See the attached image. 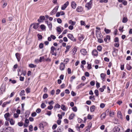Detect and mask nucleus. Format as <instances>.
I'll list each match as a JSON object with an SVG mask.
<instances>
[{"label":"nucleus","instance_id":"obj_12","mask_svg":"<svg viewBox=\"0 0 132 132\" xmlns=\"http://www.w3.org/2000/svg\"><path fill=\"white\" fill-rule=\"evenodd\" d=\"M72 7L73 9H75L76 6V4L74 1H73L71 3Z\"/></svg>","mask_w":132,"mask_h":132},{"label":"nucleus","instance_id":"obj_64","mask_svg":"<svg viewBox=\"0 0 132 132\" xmlns=\"http://www.w3.org/2000/svg\"><path fill=\"white\" fill-rule=\"evenodd\" d=\"M57 116L59 117V119L60 120L62 119V115L60 114H58Z\"/></svg>","mask_w":132,"mask_h":132},{"label":"nucleus","instance_id":"obj_59","mask_svg":"<svg viewBox=\"0 0 132 132\" xmlns=\"http://www.w3.org/2000/svg\"><path fill=\"white\" fill-rule=\"evenodd\" d=\"M87 118L88 119H91L92 118V117L91 115L89 114L87 116Z\"/></svg>","mask_w":132,"mask_h":132},{"label":"nucleus","instance_id":"obj_34","mask_svg":"<svg viewBox=\"0 0 132 132\" xmlns=\"http://www.w3.org/2000/svg\"><path fill=\"white\" fill-rule=\"evenodd\" d=\"M104 31L106 34H109L111 32V30L108 29H107L106 28H104Z\"/></svg>","mask_w":132,"mask_h":132},{"label":"nucleus","instance_id":"obj_17","mask_svg":"<svg viewBox=\"0 0 132 132\" xmlns=\"http://www.w3.org/2000/svg\"><path fill=\"white\" fill-rule=\"evenodd\" d=\"M110 40V36L108 35L106 36V37L104 39V40L105 42H107V40Z\"/></svg>","mask_w":132,"mask_h":132},{"label":"nucleus","instance_id":"obj_19","mask_svg":"<svg viewBox=\"0 0 132 132\" xmlns=\"http://www.w3.org/2000/svg\"><path fill=\"white\" fill-rule=\"evenodd\" d=\"M6 130H9L10 132H14V130L11 127H9L6 128Z\"/></svg>","mask_w":132,"mask_h":132},{"label":"nucleus","instance_id":"obj_33","mask_svg":"<svg viewBox=\"0 0 132 132\" xmlns=\"http://www.w3.org/2000/svg\"><path fill=\"white\" fill-rule=\"evenodd\" d=\"M10 116V114L9 113H5L4 115L5 118L7 119V118Z\"/></svg>","mask_w":132,"mask_h":132},{"label":"nucleus","instance_id":"obj_23","mask_svg":"<svg viewBox=\"0 0 132 132\" xmlns=\"http://www.w3.org/2000/svg\"><path fill=\"white\" fill-rule=\"evenodd\" d=\"M95 106L94 105L92 106L90 108V111L93 112L95 111Z\"/></svg>","mask_w":132,"mask_h":132},{"label":"nucleus","instance_id":"obj_53","mask_svg":"<svg viewBox=\"0 0 132 132\" xmlns=\"http://www.w3.org/2000/svg\"><path fill=\"white\" fill-rule=\"evenodd\" d=\"M105 106V104H104L103 103H101L100 105V108H103Z\"/></svg>","mask_w":132,"mask_h":132},{"label":"nucleus","instance_id":"obj_44","mask_svg":"<svg viewBox=\"0 0 132 132\" xmlns=\"http://www.w3.org/2000/svg\"><path fill=\"white\" fill-rule=\"evenodd\" d=\"M122 4L124 5H126L127 4V2L125 0H123L122 2Z\"/></svg>","mask_w":132,"mask_h":132},{"label":"nucleus","instance_id":"obj_8","mask_svg":"<svg viewBox=\"0 0 132 132\" xmlns=\"http://www.w3.org/2000/svg\"><path fill=\"white\" fill-rule=\"evenodd\" d=\"M80 51L81 54L83 55H86L87 54V52L86 50L84 49H81Z\"/></svg>","mask_w":132,"mask_h":132},{"label":"nucleus","instance_id":"obj_21","mask_svg":"<svg viewBox=\"0 0 132 132\" xmlns=\"http://www.w3.org/2000/svg\"><path fill=\"white\" fill-rule=\"evenodd\" d=\"M117 115L118 117L120 119L122 118V114L120 111H119L117 113Z\"/></svg>","mask_w":132,"mask_h":132},{"label":"nucleus","instance_id":"obj_26","mask_svg":"<svg viewBox=\"0 0 132 132\" xmlns=\"http://www.w3.org/2000/svg\"><path fill=\"white\" fill-rule=\"evenodd\" d=\"M61 109L62 110L64 111H66L67 109L66 108L65 106L64 105H62Z\"/></svg>","mask_w":132,"mask_h":132},{"label":"nucleus","instance_id":"obj_5","mask_svg":"<svg viewBox=\"0 0 132 132\" xmlns=\"http://www.w3.org/2000/svg\"><path fill=\"white\" fill-rule=\"evenodd\" d=\"M59 6L55 7L52 11L50 12V14L51 15H53L57 11Z\"/></svg>","mask_w":132,"mask_h":132},{"label":"nucleus","instance_id":"obj_40","mask_svg":"<svg viewBox=\"0 0 132 132\" xmlns=\"http://www.w3.org/2000/svg\"><path fill=\"white\" fill-rule=\"evenodd\" d=\"M10 124L13 125L14 123V121L13 120V119H11L10 121Z\"/></svg>","mask_w":132,"mask_h":132},{"label":"nucleus","instance_id":"obj_37","mask_svg":"<svg viewBox=\"0 0 132 132\" xmlns=\"http://www.w3.org/2000/svg\"><path fill=\"white\" fill-rule=\"evenodd\" d=\"M25 90L27 93H28L30 92V89L28 87Z\"/></svg>","mask_w":132,"mask_h":132},{"label":"nucleus","instance_id":"obj_20","mask_svg":"<svg viewBox=\"0 0 132 132\" xmlns=\"http://www.w3.org/2000/svg\"><path fill=\"white\" fill-rule=\"evenodd\" d=\"M47 55H45L44 56H43L40 57L39 58V61L40 62L43 61L44 60V57H45Z\"/></svg>","mask_w":132,"mask_h":132},{"label":"nucleus","instance_id":"obj_51","mask_svg":"<svg viewBox=\"0 0 132 132\" xmlns=\"http://www.w3.org/2000/svg\"><path fill=\"white\" fill-rule=\"evenodd\" d=\"M81 25H85V21H80Z\"/></svg>","mask_w":132,"mask_h":132},{"label":"nucleus","instance_id":"obj_2","mask_svg":"<svg viewBox=\"0 0 132 132\" xmlns=\"http://www.w3.org/2000/svg\"><path fill=\"white\" fill-rule=\"evenodd\" d=\"M92 3L93 0H90L89 2L86 4L85 7L88 10H89L92 8Z\"/></svg>","mask_w":132,"mask_h":132},{"label":"nucleus","instance_id":"obj_4","mask_svg":"<svg viewBox=\"0 0 132 132\" xmlns=\"http://www.w3.org/2000/svg\"><path fill=\"white\" fill-rule=\"evenodd\" d=\"M68 37L73 42L76 41V39L71 34H69L68 35Z\"/></svg>","mask_w":132,"mask_h":132},{"label":"nucleus","instance_id":"obj_28","mask_svg":"<svg viewBox=\"0 0 132 132\" xmlns=\"http://www.w3.org/2000/svg\"><path fill=\"white\" fill-rule=\"evenodd\" d=\"M24 92L25 91L24 90H22L20 93V96L25 95Z\"/></svg>","mask_w":132,"mask_h":132},{"label":"nucleus","instance_id":"obj_31","mask_svg":"<svg viewBox=\"0 0 132 132\" xmlns=\"http://www.w3.org/2000/svg\"><path fill=\"white\" fill-rule=\"evenodd\" d=\"M126 69L128 70H130L132 68L131 66L129 64H127L126 66Z\"/></svg>","mask_w":132,"mask_h":132},{"label":"nucleus","instance_id":"obj_58","mask_svg":"<svg viewBox=\"0 0 132 132\" xmlns=\"http://www.w3.org/2000/svg\"><path fill=\"white\" fill-rule=\"evenodd\" d=\"M119 41V39L118 37H116L114 39V42H118Z\"/></svg>","mask_w":132,"mask_h":132},{"label":"nucleus","instance_id":"obj_41","mask_svg":"<svg viewBox=\"0 0 132 132\" xmlns=\"http://www.w3.org/2000/svg\"><path fill=\"white\" fill-rule=\"evenodd\" d=\"M39 127L40 129L43 130L44 129V127L43 125V124L42 123L39 124Z\"/></svg>","mask_w":132,"mask_h":132},{"label":"nucleus","instance_id":"obj_50","mask_svg":"<svg viewBox=\"0 0 132 132\" xmlns=\"http://www.w3.org/2000/svg\"><path fill=\"white\" fill-rule=\"evenodd\" d=\"M29 129L30 131H32L33 130V127L31 125L29 126Z\"/></svg>","mask_w":132,"mask_h":132},{"label":"nucleus","instance_id":"obj_56","mask_svg":"<svg viewBox=\"0 0 132 132\" xmlns=\"http://www.w3.org/2000/svg\"><path fill=\"white\" fill-rule=\"evenodd\" d=\"M43 47V43H41L39 45V47L40 48H42Z\"/></svg>","mask_w":132,"mask_h":132},{"label":"nucleus","instance_id":"obj_43","mask_svg":"<svg viewBox=\"0 0 132 132\" xmlns=\"http://www.w3.org/2000/svg\"><path fill=\"white\" fill-rule=\"evenodd\" d=\"M48 96V95L46 94H45L43 96V98L45 99L47 98Z\"/></svg>","mask_w":132,"mask_h":132},{"label":"nucleus","instance_id":"obj_46","mask_svg":"<svg viewBox=\"0 0 132 132\" xmlns=\"http://www.w3.org/2000/svg\"><path fill=\"white\" fill-rule=\"evenodd\" d=\"M72 110L73 111L75 112H76L77 111V109L76 107L75 106L74 107H73L72 108Z\"/></svg>","mask_w":132,"mask_h":132},{"label":"nucleus","instance_id":"obj_7","mask_svg":"<svg viewBox=\"0 0 132 132\" xmlns=\"http://www.w3.org/2000/svg\"><path fill=\"white\" fill-rule=\"evenodd\" d=\"M83 8L81 6H78L77 8V11L78 12H81L83 10Z\"/></svg>","mask_w":132,"mask_h":132},{"label":"nucleus","instance_id":"obj_25","mask_svg":"<svg viewBox=\"0 0 132 132\" xmlns=\"http://www.w3.org/2000/svg\"><path fill=\"white\" fill-rule=\"evenodd\" d=\"M75 116V114L74 113L71 114L69 116V119L70 120H71L73 119L74 116Z\"/></svg>","mask_w":132,"mask_h":132},{"label":"nucleus","instance_id":"obj_55","mask_svg":"<svg viewBox=\"0 0 132 132\" xmlns=\"http://www.w3.org/2000/svg\"><path fill=\"white\" fill-rule=\"evenodd\" d=\"M61 129L60 128H58L57 130H55L53 132H61Z\"/></svg>","mask_w":132,"mask_h":132},{"label":"nucleus","instance_id":"obj_6","mask_svg":"<svg viewBox=\"0 0 132 132\" xmlns=\"http://www.w3.org/2000/svg\"><path fill=\"white\" fill-rule=\"evenodd\" d=\"M69 2L68 1L67 2L61 7V9L62 10H64L68 6Z\"/></svg>","mask_w":132,"mask_h":132},{"label":"nucleus","instance_id":"obj_10","mask_svg":"<svg viewBox=\"0 0 132 132\" xmlns=\"http://www.w3.org/2000/svg\"><path fill=\"white\" fill-rule=\"evenodd\" d=\"M39 24L38 23H35L34 24H32L31 25V26H33V28L34 29H36L38 28V27L39 25Z\"/></svg>","mask_w":132,"mask_h":132},{"label":"nucleus","instance_id":"obj_16","mask_svg":"<svg viewBox=\"0 0 132 132\" xmlns=\"http://www.w3.org/2000/svg\"><path fill=\"white\" fill-rule=\"evenodd\" d=\"M120 129L118 127L116 126L114 127L113 129L114 131L119 132L120 130Z\"/></svg>","mask_w":132,"mask_h":132},{"label":"nucleus","instance_id":"obj_32","mask_svg":"<svg viewBox=\"0 0 132 132\" xmlns=\"http://www.w3.org/2000/svg\"><path fill=\"white\" fill-rule=\"evenodd\" d=\"M77 51V49L76 47H74L72 50L73 51L72 54L73 55H75Z\"/></svg>","mask_w":132,"mask_h":132},{"label":"nucleus","instance_id":"obj_14","mask_svg":"<svg viewBox=\"0 0 132 132\" xmlns=\"http://www.w3.org/2000/svg\"><path fill=\"white\" fill-rule=\"evenodd\" d=\"M45 22L47 24V25L49 28L50 30H51L52 28V23L50 22H48L47 21H45Z\"/></svg>","mask_w":132,"mask_h":132},{"label":"nucleus","instance_id":"obj_57","mask_svg":"<svg viewBox=\"0 0 132 132\" xmlns=\"http://www.w3.org/2000/svg\"><path fill=\"white\" fill-rule=\"evenodd\" d=\"M20 80V81H23L24 80V77H22L21 76H20L19 77Z\"/></svg>","mask_w":132,"mask_h":132},{"label":"nucleus","instance_id":"obj_3","mask_svg":"<svg viewBox=\"0 0 132 132\" xmlns=\"http://www.w3.org/2000/svg\"><path fill=\"white\" fill-rule=\"evenodd\" d=\"M98 39V42L100 43H102L104 41L102 39L103 36L102 35L99 34L97 36Z\"/></svg>","mask_w":132,"mask_h":132},{"label":"nucleus","instance_id":"obj_47","mask_svg":"<svg viewBox=\"0 0 132 132\" xmlns=\"http://www.w3.org/2000/svg\"><path fill=\"white\" fill-rule=\"evenodd\" d=\"M90 84L92 86H94L95 84V82L94 81H92L90 82Z\"/></svg>","mask_w":132,"mask_h":132},{"label":"nucleus","instance_id":"obj_11","mask_svg":"<svg viewBox=\"0 0 132 132\" xmlns=\"http://www.w3.org/2000/svg\"><path fill=\"white\" fill-rule=\"evenodd\" d=\"M15 55L18 61V62L20 61L21 59V57L19 54L18 53H16L15 54Z\"/></svg>","mask_w":132,"mask_h":132},{"label":"nucleus","instance_id":"obj_42","mask_svg":"<svg viewBox=\"0 0 132 132\" xmlns=\"http://www.w3.org/2000/svg\"><path fill=\"white\" fill-rule=\"evenodd\" d=\"M46 106V105L44 103H42L41 105V107L42 108H44Z\"/></svg>","mask_w":132,"mask_h":132},{"label":"nucleus","instance_id":"obj_18","mask_svg":"<svg viewBox=\"0 0 132 132\" xmlns=\"http://www.w3.org/2000/svg\"><path fill=\"white\" fill-rule=\"evenodd\" d=\"M66 49L65 52V53H66L67 52L69 51L70 49L71 48V46L70 45H67L66 47Z\"/></svg>","mask_w":132,"mask_h":132},{"label":"nucleus","instance_id":"obj_24","mask_svg":"<svg viewBox=\"0 0 132 132\" xmlns=\"http://www.w3.org/2000/svg\"><path fill=\"white\" fill-rule=\"evenodd\" d=\"M40 28L42 30H44L46 28V27L44 24H42L40 26Z\"/></svg>","mask_w":132,"mask_h":132},{"label":"nucleus","instance_id":"obj_48","mask_svg":"<svg viewBox=\"0 0 132 132\" xmlns=\"http://www.w3.org/2000/svg\"><path fill=\"white\" fill-rule=\"evenodd\" d=\"M57 22L59 23H62V21L59 18H58L57 19Z\"/></svg>","mask_w":132,"mask_h":132},{"label":"nucleus","instance_id":"obj_15","mask_svg":"<svg viewBox=\"0 0 132 132\" xmlns=\"http://www.w3.org/2000/svg\"><path fill=\"white\" fill-rule=\"evenodd\" d=\"M45 19V17L43 16H40L39 17V19H38V21L39 22H41V20H44Z\"/></svg>","mask_w":132,"mask_h":132},{"label":"nucleus","instance_id":"obj_62","mask_svg":"<svg viewBox=\"0 0 132 132\" xmlns=\"http://www.w3.org/2000/svg\"><path fill=\"white\" fill-rule=\"evenodd\" d=\"M109 114L110 116H112L114 114V112L111 111H110Z\"/></svg>","mask_w":132,"mask_h":132},{"label":"nucleus","instance_id":"obj_45","mask_svg":"<svg viewBox=\"0 0 132 132\" xmlns=\"http://www.w3.org/2000/svg\"><path fill=\"white\" fill-rule=\"evenodd\" d=\"M53 106L51 105L48 106L47 107V109L50 110H52V109H53Z\"/></svg>","mask_w":132,"mask_h":132},{"label":"nucleus","instance_id":"obj_22","mask_svg":"<svg viewBox=\"0 0 132 132\" xmlns=\"http://www.w3.org/2000/svg\"><path fill=\"white\" fill-rule=\"evenodd\" d=\"M106 75L104 73H102L100 75V76L101 79L102 80H103L105 78V76Z\"/></svg>","mask_w":132,"mask_h":132},{"label":"nucleus","instance_id":"obj_1","mask_svg":"<svg viewBox=\"0 0 132 132\" xmlns=\"http://www.w3.org/2000/svg\"><path fill=\"white\" fill-rule=\"evenodd\" d=\"M59 50V48H58L56 50V49L53 46H52L51 47V53L52 55H54L55 56H56L57 53H60V51L58 52H57Z\"/></svg>","mask_w":132,"mask_h":132},{"label":"nucleus","instance_id":"obj_49","mask_svg":"<svg viewBox=\"0 0 132 132\" xmlns=\"http://www.w3.org/2000/svg\"><path fill=\"white\" fill-rule=\"evenodd\" d=\"M57 127V125L56 124H55L53 126L52 128L54 130Z\"/></svg>","mask_w":132,"mask_h":132},{"label":"nucleus","instance_id":"obj_63","mask_svg":"<svg viewBox=\"0 0 132 132\" xmlns=\"http://www.w3.org/2000/svg\"><path fill=\"white\" fill-rule=\"evenodd\" d=\"M106 113H103L101 115V116L103 118H104L105 117Z\"/></svg>","mask_w":132,"mask_h":132},{"label":"nucleus","instance_id":"obj_29","mask_svg":"<svg viewBox=\"0 0 132 132\" xmlns=\"http://www.w3.org/2000/svg\"><path fill=\"white\" fill-rule=\"evenodd\" d=\"M56 30L58 32H59V34L62 31V30H61V29L60 27H57L56 28Z\"/></svg>","mask_w":132,"mask_h":132},{"label":"nucleus","instance_id":"obj_36","mask_svg":"<svg viewBox=\"0 0 132 132\" xmlns=\"http://www.w3.org/2000/svg\"><path fill=\"white\" fill-rule=\"evenodd\" d=\"M97 50L99 51H101L102 49V47L100 45L98 46L97 48Z\"/></svg>","mask_w":132,"mask_h":132},{"label":"nucleus","instance_id":"obj_60","mask_svg":"<svg viewBox=\"0 0 132 132\" xmlns=\"http://www.w3.org/2000/svg\"><path fill=\"white\" fill-rule=\"evenodd\" d=\"M14 117L15 118H18L19 117V114L14 113Z\"/></svg>","mask_w":132,"mask_h":132},{"label":"nucleus","instance_id":"obj_35","mask_svg":"<svg viewBox=\"0 0 132 132\" xmlns=\"http://www.w3.org/2000/svg\"><path fill=\"white\" fill-rule=\"evenodd\" d=\"M29 67L31 68H35L36 67V65L32 64H31L29 65Z\"/></svg>","mask_w":132,"mask_h":132},{"label":"nucleus","instance_id":"obj_30","mask_svg":"<svg viewBox=\"0 0 132 132\" xmlns=\"http://www.w3.org/2000/svg\"><path fill=\"white\" fill-rule=\"evenodd\" d=\"M69 23L71 25H74L75 24V22H73L72 20H70L69 21Z\"/></svg>","mask_w":132,"mask_h":132},{"label":"nucleus","instance_id":"obj_52","mask_svg":"<svg viewBox=\"0 0 132 132\" xmlns=\"http://www.w3.org/2000/svg\"><path fill=\"white\" fill-rule=\"evenodd\" d=\"M41 110L39 108H38L36 110V112L39 113L41 112Z\"/></svg>","mask_w":132,"mask_h":132},{"label":"nucleus","instance_id":"obj_54","mask_svg":"<svg viewBox=\"0 0 132 132\" xmlns=\"http://www.w3.org/2000/svg\"><path fill=\"white\" fill-rule=\"evenodd\" d=\"M71 95L73 96H75L76 95V94L73 91H72L71 92Z\"/></svg>","mask_w":132,"mask_h":132},{"label":"nucleus","instance_id":"obj_9","mask_svg":"<svg viewBox=\"0 0 132 132\" xmlns=\"http://www.w3.org/2000/svg\"><path fill=\"white\" fill-rule=\"evenodd\" d=\"M65 67V64L63 63H61L60 66V69L61 70H63L64 69Z\"/></svg>","mask_w":132,"mask_h":132},{"label":"nucleus","instance_id":"obj_13","mask_svg":"<svg viewBox=\"0 0 132 132\" xmlns=\"http://www.w3.org/2000/svg\"><path fill=\"white\" fill-rule=\"evenodd\" d=\"M92 54L94 56H97L98 55V52L96 50H94L92 52Z\"/></svg>","mask_w":132,"mask_h":132},{"label":"nucleus","instance_id":"obj_39","mask_svg":"<svg viewBox=\"0 0 132 132\" xmlns=\"http://www.w3.org/2000/svg\"><path fill=\"white\" fill-rule=\"evenodd\" d=\"M94 93L96 96H98L99 95L98 91L97 89H96L94 91Z\"/></svg>","mask_w":132,"mask_h":132},{"label":"nucleus","instance_id":"obj_38","mask_svg":"<svg viewBox=\"0 0 132 132\" xmlns=\"http://www.w3.org/2000/svg\"><path fill=\"white\" fill-rule=\"evenodd\" d=\"M89 98L90 100H92L93 101L95 100V96L94 95H91L89 97Z\"/></svg>","mask_w":132,"mask_h":132},{"label":"nucleus","instance_id":"obj_27","mask_svg":"<svg viewBox=\"0 0 132 132\" xmlns=\"http://www.w3.org/2000/svg\"><path fill=\"white\" fill-rule=\"evenodd\" d=\"M128 21L127 18L126 17H124L123 18L122 22L123 23H126Z\"/></svg>","mask_w":132,"mask_h":132},{"label":"nucleus","instance_id":"obj_61","mask_svg":"<svg viewBox=\"0 0 132 132\" xmlns=\"http://www.w3.org/2000/svg\"><path fill=\"white\" fill-rule=\"evenodd\" d=\"M50 36L51 38H52L53 40H54L56 38V37L54 35H51Z\"/></svg>","mask_w":132,"mask_h":132}]
</instances>
